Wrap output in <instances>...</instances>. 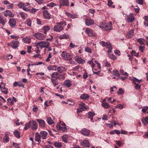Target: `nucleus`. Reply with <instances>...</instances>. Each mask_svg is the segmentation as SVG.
Instances as JSON below:
<instances>
[{
  "label": "nucleus",
  "mask_w": 148,
  "mask_h": 148,
  "mask_svg": "<svg viewBox=\"0 0 148 148\" xmlns=\"http://www.w3.org/2000/svg\"><path fill=\"white\" fill-rule=\"evenodd\" d=\"M73 56L72 54L68 53L66 51H63L61 54V56L63 59L65 60H71Z\"/></svg>",
  "instance_id": "obj_1"
},
{
  "label": "nucleus",
  "mask_w": 148,
  "mask_h": 148,
  "mask_svg": "<svg viewBox=\"0 0 148 148\" xmlns=\"http://www.w3.org/2000/svg\"><path fill=\"white\" fill-rule=\"evenodd\" d=\"M33 36L39 40H43L45 38V36L43 34L40 32L36 33Z\"/></svg>",
  "instance_id": "obj_2"
},
{
  "label": "nucleus",
  "mask_w": 148,
  "mask_h": 148,
  "mask_svg": "<svg viewBox=\"0 0 148 148\" xmlns=\"http://www.w3.org/2000/svg\"><path fill=\"white\" fill-rule=\"evenodd\" d=\"M37 44L41 49L44 47H47L50 45L49 42L45 41H39L37 43Z\"/></svg>",
  "instance_id": "obj_3"
},
{
  "label": "nucleus",
  "mask_w": 148,
  "mask_h": 148,
  "mask_svg": "<svg viewBox=\"0 0 148 148\" xmlns=\"http://www.w3.org/2000/svg\"><path fill=\"white\" fill-rule=\"evenodd\" d=\"M60 5L59 7L60 8L62 6H69V0H61L59 1Z\"/></svg>",
  "instance_id": "obj_4"
},
{
  "label": "nucleus",
  "mask_w": 148,
  "mask_h": 148,
  "mask_svg": "<svg viewBox=\"0 0 148 148\" xmlns=\"http://www.w3.org/2000/svg\"><path fill=\"white\" fill-rule=\"evenodd\" d=\"M133 83L135 85V88L136 90H138L140 88L141 86L137 83H140V82H142V80H138L135 78H134L132 80Z\"/></svg>",
  "instance_id": "obj_5"
},
{
  "label": "nucleus",
  "mask_w": 148,
  "mask_h": 148,
  "mask_svg": "<svg viewBox=\"0 0 148 148\" xmlns=\"http://www.w3.org/2000/svg\"><path fill=\"white\" fill-rule=\"evenodd\" d=\"M38 128V125L36 121H31V128L32 130H36Z\"/></svg>",
  "instance_id": "obj_6"
},
{
  "label": "nucleus",
  "mask_w": 148,
  "mask_h": 148,
  "mask_svg": "<svg viewBox=\"0 0 148 148\" xmlns=\"http://www.w3.org/2000/svg\"><path fill=\"white\" fill-rule=\"evenodd\" d=\"M64 28L62 26L59 25L57 23V25L53 27V30L54 31L60 32Z\"/></svg>",
  "instance_id": "obj_7"
},
{
  "label": "nucleus",
  "mask_w": 148,
  "mask_h": 148,
  "mask_svg": "<svg viewBox=\"0 0 148 148\" xmlns=\"http://www.w3.org/2000/svg\"><path fill=\"white\" fill-rule=\"evenodd\" d=\"M80 132L84 136H88L90 134V131L88 129L84 128L81 130Z\"/></svg>",
  "instance_id": "obj_8"
},
{
  "label": "nucleus",
  "mask_w": 148,
  "mask_h": 148,
  "mask_svg": "<svg viewBox=\"0 0 148 148\" xmlns=\"http://www.w3.org/2000/svg\"><path fill=\"white\" fill-rule=\"evenodd\" d=\"M3 14L5 17L9 16L10 17H14V15L11 12V11L9 10H7L3 12Z\"/></svg>",
  "instance_id": "obj_9"
},
{
  "label": "nucleus",
  "mask_w": 148,
  "mask_h": 148,
  "mask_svg": "<svg viewBox=\"0 0 148 148\" xmlns=\"http://www.w3.org/2000/svg\"><path fill=\"white\" fill-rule=\"evenodd\" d=\"M20 42L18 41L13 40L11 42V47L14 49L17 48L19 45Z\"/></svg>",
  "instance_id": "obj_10"
},
{
  "label": "nucleus",
  "mask_w": 148,
  "mask_h": 148,
  "mask_svg": "<svg viewBox=\"0 0 148 148\" xmlns=\"http://www.w3.org/2000/svg\"><path fill=\"white\" fill-rule=\"evenodd\" d=\"M85 22L86 25L88 26L92 25L95 23L93 20L90 18H86Z\"/></svg>",
  "instance_id": "obj_11"
},
{
  "label": "nucleus",
  "mask_w": 148,
  "mask_h": 148,
  "mask_svg": "<svg viewBox=\"0 0 148 148\" xmlns=\"http://www.w3.org/2000/svg\"><path fill=\"white\" fill-rule=\"evenodd\" d=\"M36 120L38 123L39 126L42 128L45 127L46 123L43 120L41 119H36Z\"/></svg>",
  "instance_id": "obj_12"
},
{
  "label": "nucleus",
  "mask_w": 148,
  "mask_h": 148,
  "mask_svg": "<svg viewBox=\"0 0 148 148\" xmlns=\"http://www.w3.org/2000/svg\"><path fill=\"white\" fill-rule=\"evenodd\" d=\"M75 60L79 64H84L85 61L79 57L78 56H76L74 58Z\"/></svg>",
  "instance_id": "obj_13"
},
{
  "label": "nucleus",
  "mask_w": 148,
  "mask_h": 148,
  "mask_svg": "<svg viewBox=\"0 0 148 148\" xmlns=\"http://www.w3.org/2000/svg\"><path fill=\"white\" fill-rule=\"evenodd\" d=\"M105 27L104 30H105L106 31H108L111 30L112 28V23H105Z\"/></svg>",
  "instance_id": "obj_14"
},
{
  "label": "nucleus",
  "mask_w": 148,
  "mask_h": 148,
  "mask_svg": "<svg viewBox=\"0 0 148 148\" xmlns=\"http://www.w3.org/2000/svg\"><path fill=\"white\" fill-rule=\"evenodd\" d=\"M43 16L45 19H49L51 18V15L47 10H44L42 11Z\"/></svg>",
  "instance_id": "obj_15"
},
{
  "label": "nucleus",
  "mask_w": 148,
  "mask_h": 148,
  "mask_svg": "<svg viewBox=\"0 0 148 148\" xmlns=\"http://www.w3.org/2000/svg\"><path fill=\"white\" fill-rule=\"evenodd\" d=\"M9 25L12 27H14L16 24V21L14 18L10 19L8 22Z\"/></svg>",
  "instance_id": "obj_16"
},
{
  "label": "nucleus",
  "mask_w": 148,
  "mask_h": 148,
  "mask_svg": "<svg viewBox=\"0 0 148 148\" xmlns=\"http://www.w3.org/2000/svg\"><path fill=\"white\" fill-rule=\"evenodd\" d=\"M134 30L132 29L129 31L126 35V37L127 38L130 39L132 38L134 35Z\"/></svg>",
  "instance_id": "obj_17"
},
{
  "label": "nucleus",
  "mask_w": 148,
  "mask_h": 148,
  "mask_svg": "<svg viewBox=\"0 0 148 148\" xmlns=\"http://www.w3.org/2000/svg\"><path fill=\"white\" fill-rule=\"evenodd\" d=\"M55 71H57L59 73H61L65 71V68L62 66H58L56 65V69H55Z\"/></svg>",
  "instance_id": "obj_18"
},
{
  "label": "nucleus",
  "mask_w": 148,
  "mask_h": 148,
  "mask_svg": "<svg viewBox=\"0 0 148 148\" xmlns=\"http://www.w3.org/2000/svg\"><path fill=\"white\" fill-rule=\"evenodd\" d=\"M41 138L42 139H46L47 135V132L45 131H41L40 132Z\"/></svg>",
  "instance_id": "obj_19"
},
{
  "label": "nucleus",
  "mask_w": 148,
  "mask_h": 148,
  "mask_svg": "<svg viewBox=\"0 0 148 148\" xmlns=\"http://www.w3.org/2000/svg\"><path fill=\"white\" fill-rule=\"evenodd\" d=\"M58 130L60 131H62L63 132H66L67 131V128L66 127L61 126L60 125H56Z\"/></svg>",
  "instance_id": "obj_20"
},
{
  "label": "nucleus",
  "mask_w": 148,
  "mask_h": 148,
  "mask_svg": "<svg viewBox=\"0 0 148 148\" xmlns=\"http://www.w3.org/2000/svg\"><path fill=\"white\" fill-rule=\"evenodd\" d=\"M85 32L86 34H88L89 36H92L93 35V31L91 29L89 28H86Z\"/></svg>",
  "instance_id": "obj_21"
},
{
  "label": "nucleus",
  "mask_w": 148,
  "mask_h": 148,
  "mask_svg": "<svg viewBox=\"0 0 148 148\" xmlns=\"http://www.w3.org/2000/svg\"><path fill=\"white\" fill-rule=\"evenodd\" d=\"M81 144L82 146L86 147H89L90 145L88 140H83L81 142Z\"/></svg>",
  "instance_id": "obj_22"
},
{
  "label": "nucleus",
  "mask_w": 148,
  "mask_h": 148,
  "mask_svg": "<svg viewBox=\"0 0 148 148\" xmlns=\"http://www.w3.org/2000/svg\"><path fill=\"white\" fill-rule=\"evenodd\" d=\"M41 138L40 134H39L38 132H37L35 134V140L37 142L40 143L41 142L40 138Z\"/></svg>",
  "instance_id": "obj_23"
},
{
  "label": "nucleus",
  "mask_w": 148,
  "mask_h": 148,
  "mask_svg": "<svg viewBox=\"0 0 148 148\" xmlns=\"http://www.w3.org/2000/svg\"><path fill=\"white\" fill-rule=\"evenodd\" d=\"M134 19V17L133 16H129L126 18V22L128 23H131Z\"/></svg>",
  "instance_id": "obj_24"
},
{
  "label": "nucleus",
  "mask_w": 148,
  "mask_h": 148,
  "mask_svg": "<svg viewBox=\"0 0 148 148\" xmlns=\"http://www.w3.org/2000/svg\"><path fill=\"white\" fill-rule=\"evenodd\" d=\"M65 14L68 17L73 19H74L77 17L76 14H71L69 12H66Z\"/></svg>",
  "instance_id": "obj_25"
},
{
  "label": "nucleus",
  "mask_w": 148,
  "mask_h": 148,
  "mask_svg": "<svg viewBox=\"0 0 148 148\" xmlns=\"http://www.w3.org/2000/svg\"><path fill=\"white\" fill-rule=\"evenodd\" d=\"M31 39L30 38L26 37L23 38L22 40V41L24 43L29 44L31 42Z\"/></svg>",
  "instance_id": "obj_26"
},
{
  "label": "nucleus",
  "mask_w": 148,
  "mask_h": 148,
  "mask_svg": "<svg viewBox=\"0 0 148 148\" xmlns=\"http://www.w3.org/2000/svg\"><path fill=\"white\" fill-rule=\"evenodd\" d=\"M10 140V138L8 136V135L7 134H5V136L3 137V141L5 143H8Z\"/></svg>",
  "instance_id": "obj_27"
},
{
  "label": "nucleus",
  "mask_w": 148,
  "mask_h": 148,
  "mask_svg": "<svg viewBox=\"0 0 148 148\" xmlns=\"http://www.w3.org/2000/svg\"><path fill=\"white\" fill-rule=\"evenodd\" d=\"M80 97L82 99L86 100L88 99L89 96L88 94L84 93L80 96Z\"/></svg>",
  "instance_id": "obj_28"
},
{
  "label": "nucleus",
  "mask_w": 148,
  "mask_h": 148,
  "mask_svg": "<svg viewBox=\"0 0 148 148\" xmlns=\"http://www.w3.org/2000/svg\"><path fill=\"white\" fill-rule=\"evenodd\" d=\"M50 29V28L48 26H45L43 27V33L46 34L47 33V32Z\"/></svg>",
  "instance_id": "obj_29"
},
{
  "label": "nucleus",
  "mask_w": 148,
  "mask_h": 148,
  "mask_svg": "<svg viewBox=\"0 0 148 148\" xmlns=\"http://www.w3.org/2000/svg\"><path fill=\"white\" fill-rule=\"evenodd\" d=\"M58 75V73L57 72H55L53 73H52L51 74V78H56L55 79H59V77H57V76Z\"/></svg>",
  "instance_id": "obj_30"
},
{
  "label": "nucleus",
  "mask_w": 148,
  "mask_h": 148,
  "mask_svg": "<svg viewBox=\"0 0 148 148\" xmlns=\"http://www.w3.org/2000/svg\"><path fill=\"white\" fill-rule=\"evenodd\" d=\"M64 84L68 87H70L72 85L71 82L69 80H66L64 82Z\"/></svg>",
  "instance_id": "obj_31"
},
{
  "label": "nucleus",
  "mask_w": 148,
  "mask_h": 148,
  "mask_svg": "<svg viewBox=\"0 0 148 148\" xmlns=\"http://www.w3.org/2000/svg\"><path fill=\"white\" fill-rule=\"evenodd\" d=\"M6 22L5 19L4 17L0 15V23L4 25Z\"/></svg>",
  "instance_id": "obj_32"
},
{
  "label": "nucleus",
  "mask_w": 148,
  "mask_h": 148,
  "mask_svg": "<svg viewBox=\"0 0 148 148\" xmlns=\"http://www.w3.org/2000/svg\"><path fill=\"white\" fill-rule=\"evenodd\" d=\"M69 35H67L66 34H64L60 36L59 38L60 39H66L69 38Z\"/></svg>",
  "instance_id": "obj_33"
},
{
  "label": "nucleus",
  "mask_w": 148,
  "mask_h": 148,
  "mask_svg": "<svg viewBox=\"0 0 148 148\" xmlns=\"http://www.w3.org/2000/svg\"><path fill=\"white\" fill-rule=\"evenodd\" d=\"M51 79L53 85L54 86H58V85L59 83L57 81V79H55L53 78H51Z\"/></svg>",
  "instance_id": "obj_34"
},
{
  "label": "nucleus",
  "mask_w": 148,
  "mask_h": 148,
  "mask_svg": "<svg viewBox=\"0 0 148 148\" xmlns=\"http://www.w3.org/2000/svg\"><path fill=\"white\" fill-rule=\"evenodd\" d=\"M14 134L15 136L18 138H20V133L17 130H15L14 132Z\"/></svg>",
  "instance_id": "obj_35"
},
{
  "label": "nucleus",
  "mask_w": 148,
  "mask_h": 148,
  "mask_svg": "<svg viewBox=\"0 0 148 148\" xmlns=\"http://www.w3.org/2000/svg\"><path fill=\"white\" fill-rule=\"evenodd\" d=\"M68 136L67 135H65L63 136L62 137V139L63 141L65 143H68Z\"/></svg>",
  "instance_id": "obj_36"
},
{
  "label": "nucleus",
  "mask_w": 148,
  "mask_h": 148,
  "mask_svg": "<svg viewBox=\"0 0 148 148\" xmlns=\"http://www.w3.org/2000/svg\"><path fill=\"white\" fill-rule=\"evenodd\" d=\"M141 121L145 125L146 124V123H148V117L146 116L145 117H143L141 119Z\"/></svg>",
  "instance_id": "obj_37"
},
{
  "label": "nucleus",
  "mask_w": 148,
  "mask_h": 148,
  "mask_svg": "<svg viewBox=\"0 0 148 148\" xmlns=\"http://www.w3.org/2000/svg\"><path fill=\"white\" fill-rule=\"evenodd\" d=\"M29 127L31 128V121L25 124L24 129L25 130H27Z\"/></svg>",
  "instance_id": "obj_38"
},
{
  "label": "nucleus",
  "mask_w": 148,
  "mask_h": 148,
  "mask_svg": "<svg viewBox=\"0 0 148 148\" xmlns=\"http://www.w3.org/2000/svg\"><path fill=\"white\" fill-rule=\"evenodd\" d=\"M113 74L115 75L117 77H120V75L119 71L117 70H113L112 71Z\"/></svg>",
  "instance_id": "obj_39"
},
{
  "label": "nucleus",
  "mask_w": 148,
  "mask_h": 148,
  "mask_svg": "<svg viewBox=\"0 0 148 148\" xmlns=\"http://www.w3.org/2000/svg\"><path fill=\"white\" fill-rule=\"evenodd\" d=\"M102 106L106 109H108L110 107L109 105L107 103L105 102H102Z\"/></svg>",
  "instance_id": "obj_40"
},
{
  "label": "nucleus",
  "mask_w": 148,
  "mask_h": 148,
  "mask_svg": "<svg viewBox=\"0 0 148 148\" xmlns=\"http://www.w3.org/2000/svg\"><path fill=\"white\" fill-rule=\"evenodd\" d=\"M95 113L92 112L90 111L88 113V118L89 119L91 118H93L95 116Z\"/></svg>",
  "instance_id": "obj_41"
},
{
  "label": "nucleus",
  "mask_w": 148,
  "mask_h": 148,
  "mask_svg": "<svg viewBox=\"0 0 148 148\" xmlns=\"http://www.w3.org/2000/svg\"><path fill=\"white\" fill-rule=\"evenodd\" d=\"M54 145L56 147L59 148L62 146V144L61 142H55L54 143Z\"/></svg>",
  "instance_id": "obj_42"
},
{
  "label": "nucleus",
  "mask_w": 148,
  "mask_h": 148,
  "mask_svg": "<svg viewBox=\"0 0 148 148\" xmlns=\"http://www.w3.org/2000/svg\"><path fill=\"white\" fill-rule=\"evenodd\" d=\"M47 121L49 124L51 125L53 123L54 121L51 119V117L48 118L47 120Z\"/></svg>",
  "instance_id": "obj_43"
},
{
  "label": "nucleus",
  "mask_w": 148,
  "mask_h": 148,
  "mask_svg": "<svg viewBox=\"0 0 148 148\" xmlns=\"http://www.w3.org/2000/svg\"><path fill=\"white\" fill-rule=\"evenodd\" d=\"M56 65L50 66L48 67L47 69L49 70H54L55 71V69H56Z\"/></svg>",
  "instance_id": "obj_44"
},
{
  "label": "nucleus",
  "mask_w": 148,
  "mask_h": 148,
  "mask_svg": "<svg viewBox=\"0 0 148 148\" xmlns=\"http://www.w3.org/2000/svg\"><path fill=\"white\" fill-rule=\"evenodd\" d=\"M47 6L50 7L52 8L54 6L56 5V4L53 2H51L49 4H47L46 5Z\"/></svg>",
  "instance_id": "obj_45"
},
{
  "label": "nucleus",
  "mask_w": 148,
  "mask_h": 148,
  "mask_svg": "<svg viewBox=\"0 0 148 148\" xmlns=\"http://www.w3.org/2000/svg\"><path fill=\"white\" fill-rule=\"evenodd\" d=\"M26 23L27 24L28 26H29V27L31 26V24H32V21L31 20L29 19H27L26 21H25Z\"/></svg>",
  "instance_id": "obj_46"
},
{
  "label": "nucleus",
  "mask_w": 148,
  "mask_h": 148,
  "mask_svg": "<svg viewBox=\"0 0 148 148\" xmlns=\"http://www.w3.org/2000/svg\"><path fill=\"white\" fill-rule=\"evenodd\" d=\"M57 24L59 25H61L62 26L63 25V26H65L66 25V22L64 21H60V22L58 23Z\"/></svg>",
  "instance_id": "obj_47"
},
{
  "label": "nucleus",
  "mask_w": 148,
  "mask_h": 148,
  "mask_svg": "<svg viewBox=\"0 0 148 148\" xmlns=\"http://www.w3.org/2000/svg\"><path fill=\"white\" fill-rule=\"evenodd\" d=\"M69 47H70L71 49H74L75 47H77L78 45H75L73 44L72 42L70 43Z\"/></svg>",
  "instance_id": "obj_48"
},
{
  "label": "nucleus",
  "mask_w": 148,
  "mask_h": 148,
  "mask_svg": "<svg viewBox=\"0 0 148 148\" xmlns=\"http://www.w3.org/2000/svg\"><path fill=\"white\" fill-rule=\"evenodd\" d=\"M143 39V38H138L137 39V41L141 45H144V43L142 41Z\"/></svg>",
  "instance_id": "obj_49"
},
{
  "label": "nucleus",
  "mask_w": 148,
  "mask_h": 148,
  "mask_svg": "<svg viewBox=\"0 0 148 148\" xmlns=\"http://www.w3.org/2000/svg\"><path fill=\"white\" fill-rule=\"evenodd\" d=\"M18 6L20 8H22L24 6V4L22 2H20L17 4Z\"/></svg>",
  "instance_id": "obj_50"
},
{
  "label": "nucleus",
  "mask_w": 148,
  "mask_h": 148,
  "mask_svg": "<svg viewBox=\"0 0 148 148\" xmlns=\"http://www.w3.org/2000/svg\"><path fill=\"white\" fill-rule=\"evenodd\" d=\"M85 51L90 53H91V51L90 48L88 47L85 48Z\"/></svg>",
  "instance_id": "obj_51"
},
{
  "label": "nucleus",
  "mask_w": 148,
  "mask_h": 148,
  "mask_svg": "<svg viewBox=\"0 0 148 148\" xmlns=\"http://www.w3.org/2000/svg\"><path fill=\"white\" fill-rule=\"evenodd\" d=\"M108 56H109L110 58L112 59H115L116 58L115 56L113 54H109Z\"/></svg>",
  "instance_id": "obj_52"
},
{
  "label": "nucleus",
  "mask_w": 148,
  "mask_h": 148,
  "mask_svg": "<svg viewBox=\"0 0 148 148\" xmlns=\"http://www.w3.org/2000/svg\"><path fill=\"white\" fill-rule=\"evenodd\" d=\"M38 10V9L35 8L29 9V12L32 13H35L36 11Z\"/></svg>",
  "instance_id": "obj_53"
},
{
  "label": "nucleus",
  "mask_w": 148,
  "mask_h": 148,
  "mask_svg": "<svg viewBox=\"0 0 148 148\" xmlns=\"http://www.w3.org/2000/svg\"><path fill=\"white\" fill-rule=\"evenodd\" d=\"M148 110V106H146L145 107H144L142 109V112L144 113H145L146 111Z\"/></svg>",
  "instance_id": "obj_54"
},
{
  "label": "nucleus",
  "mask_w": 148,
  "mask_h": 148,
  "mask_svg": "<svg viewBox=\"0 0 148 148\" xmlns=\"http://www.w3.org/2000/svg\"><path fill=\"white\" fill-rule=\"evenodd\" d=\"M13 145L15 147V148H20L19 144L13 142Z\"/></svg>",
  "instance_id": "obj_55"
},
{
  "label": "nucleus",
  "mask_w": 148,
  "mask_h": 148,
  "mask_svg": "<svg viewBox=\"0 0 148 148\" xmlns=\"http://www.w3.org/2000/svg\"><path fill=\"white\" fill-rule=\"evenodd\" d=\"M123 93V90L121 88H119L118 92V94L121 95Z\"/></svg>",
  "instance_id": "obj_56"
},
{
  "label": "nucleus",
  "mask_w": 148,
  "mask_h": 148,
  "mask_svg": "<svg viewBox=\"0 0 148 148\" xmlns=\"http://www.w3.org/2000/svg\"><path fill=\"white\" fill-rule=\"evenodd\" d=\"M104 65L105 66L107 67H110L111 66V65L109 62H106L104 63Z\"/></svg>",
  "instance_id": "obj_57"
},
{
  "label": "nucleus",
  "mask_w": 148,
  "mask_h": 148,
  "mask_svg": "<svg viewBox=\"0 0 148 148\" xmlns=\"http://www.w3.org/2000/svg\"><path fill=\"white\" fill-rule=\"evenodd\" d=\"M136 2L140 5H143V0H136Z\"/></svg>",
  "instance_id": "obj_58"
},
{
  "label": "nucleus",
  "mask_w": 148,
  "mask_h": 148,
  "mask_svg": "<svg viewBox=\"0 0 148 148\" xmlns=\"http://www.w3.org/2000/svg\"><path fill=\"white\" fill-rule=\"evenodd\" d=\"M113 2L111 0H108V5L110 7L112 6L113 4Z\"/></svg>",
  "instance_id": "obj_59"
},
{
  "label": "nucleus",
  "mask_w": 148,
  "mask_h": 148,
  "mask_svg": "<svg viewBox=\"0 0 148 148\" xmlns=\"http://www.w3.org/2000/svg\"><path fill=\"white\" fill-rule=\"evenodd\" d=\"M116 89V87L115 86H114L112 87H111L110 88V92H112L114 91H115Z\"/></svg>",
  "instance_id": "obj_60"
},
{
  "label": "nucleus",
  "mask_w": 148,
  "mask_h": 148,
  "mask_svg": "<svg viewBox=\"0 0 148 148\" xmlns=\"http://www.w3.org/2000/svg\"><path fill=\"white\" fill-rule=\"evenodd\" d=\"M9 5H8L7 7L8 9H11L13 8L14 6V5L13 3H9Z\"/></svg>",
  "instance_id": "obj_61"
},
{
  "label": "nucleus",
  "mask_w": 148,
  "mask_h": 148,
  "mask_svg": "<svg viewBox=\"0 0 148 148\" xmlns=\"http://www.w3.org/2000/svg\"><path fill=\"white\" fill-rule=\"evenodd\" d=\"M10 103V104H13L14 103L13 102V100L11 98H8L7 100Z\"/></svg>",
  "instance_id": "obj_62"
},
{
  "label": "nucleus",
  "mask_w": 148,
  "mask_h": 148,
  "mask_svg": "<svg viewBox=\"0 0 148 148\" xmlns=\"http://www.w3.org/2000/svg\"><path fill=\"white\" fill-rule=\"evenodd\" d=\"M106 48L108 49L112 48V46H111V45L110 43L108 44V43H107V45H106Z\"/></svg>",
  "instance_id": "obj_63"
},
{
  "label": "nucleus",
  "mask_w": 148,
  "mask_h": 148,
  "mask_svg": "<svg viewBox=\"0 0 148 148\" xmlns=\"http://www.w3.org/2000/svg\"><path fill=\"white\" fill-rule=\"evenodd\" d=\"M44 148H54L53 147L50 145H45Z\"/></svg>",
  "instance_id": "obj_64"
}]
</instances>
